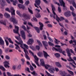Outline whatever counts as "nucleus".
<instances>
[{
	"label": "nucleus",
	"instance_id": "nucleus-39",
	"mask_svg": "<svg viewBox=\"0 0 76 76\" xmlns=\"http://www.w3.org/2000/svg\"><path fill=\"white\" fill-rule=\"evenodd\" d=\"M29 47L31 48V49L33 50H35V47L31 45Z\"/></svg>",
	"mask_w": 76,
	"mask_h": 76
},
{
	"label": "nucleus",
	"instance_id": "nucleus-26",
	"mask_svg": "<svg viewBox=\"0 0 76 76\" xmlns=\"http://www.w3.org/2000/svg\"><path fill=\"white\" fill-rule=\"evenodd\" d=\"M40 2V0H37L35 1V2L37 6H39Z\"/></svg>",
	"mask_w": 76,
	"mask_h": 76
},
{
	"label": "nucleus",
	"instance_id": "nucleus-8",
	"mask_svg": "<svg viewBox=\"0 0 76 76\" xmlns=\"http://www.w3.org/2000/svg\"><path fill=\"white\" fill-rule=\"evenodd\" d=\"M10 20L11 22H12L13 23H17V21H16V20L15 18L13 17V16H12L10 19Z\"/></svg>",
	"mask_w": 76,
	"mask_h": 76
},
{
	"label": "nucleus",
	"instance_id": "nucleus-43",
	"mask_svg": "<svg viewBox=\"0 0 76 76\" xmlns=\"http://www.w3.org/2000/svg\"><path fill=\"white\" fill-rule=\"evenodd\" d=\"M28 9L29 12H30L31 14H32V15L33 14V11H32V10L29 9V8H28Z\"/></svg>",
	"mask_w": 76,
	"mask_h": 76
},
{
	"label": "nucleus",
	"instance_id": "nucleus-15",
	"mask_svg": "<svg viewBox=\"0 0 76 76\" xmlns=\"http://www.w3.org/2000/svg\"><path fill=\"white\" fill-rule=\"evenodd\" d=\"M42 43L44 46L45 47V49L47 50V48L46 47H47L48 46V43H47V41H42Z\"/></svg>",
	"mask_w": 76,
	"mask_h": 76
},
{
	"label": "nucleus",
	"instance_id": "nucleus-10",
	"mask_svg": "<svg viewBox=\"0 0 76 76\" xmlns=\"http://www.w3.org/2000/svg\"><path fill=\"white\" fill-rule=\"evenodd\" d=\"M55 50L56 51H58L60 53H62V49L60 48H57L55 47H53L52 48V50Z\"/></svg>",
	"mask_w": 76,
	"mask_h": 76
},
{
	"label": "nucleus",
	"instance_id": "nucleus-22",
	"mask_svg": "<svg viewBox=\"0 0 76 76\" xmlns=\"http://www.w3.org/2000/svg\"><path fill=\"white\" fill-rule=\"evenodd\" d=\"M0 44L1 45H4V42L1 38V37H0Z\"/></svg>",
	"mask_w": 76,
	"mask_h": 76
},
{
	"label": "nucleus",
	"instance_id": "nucleus-1",
	"mask_svg": "<svg viewBox=\"0 0 76 76\" xmlns=\"http://www.w3.org/2000/svg\"><path fill=\"white\" fill-rule=\"evenodd\" d=\"M15 29H17V30H16L15 29H14L13 30V32L15 34H18L19 37H16L15 38L16 39H17V40L19 41V42H18L16 40H15V41L17 44H18V45H20V47L23 48V41H22L21 40V38L20 37V35L19 34V27L17 26H15Z\"/></svg>",
	"mask_w": 76,
	"mask_h": 76
},
{
	"label": "nucleus",
	"instance_id": "nucleus-42",
	"mask_svg": "<svg viewBox=\"0 0 76 76\" xmlns=\"http://www.w3.org/2000/svg\"><path fill=\"white\" fill-rule=\"evenodd\" d=\"M37 42L39 44V45H40V46H42V43H41L40 42V41H39V40H37Z\"/></svg>",
	"mask_w": 76,
	"mask_h": 76
},
{
	"label": "nucleus",
	"instance_id": "nucleus-28",
	"mask_svg": "<svg viewBox=\"0 0 76 76\" xmlns=\"http://www.w3.org/2000/svg\"><path fill=\"white\" fill-rule=\"evenodd\" d=\"M10 1L12 3H13V5L14 6H16V3H17V1L16 0H15V1H14L13 0H10Z\"/></svg>",
	"mask_w": 76,
	"mask_h": 76
},
{
	"label": "nucleus",
	"instance_id": "nucleus-3",
	"mask_svg": "<svg viewBox=\"0 0 76 76\" xmlns=\"http://www.w3.org/2000/svg\"><path fill=\"white\" fill-rule=\"evenodd\" d=\"M40 61L42 65V66H45V67L46 69H48V67H51V66L50 65H45V63L44 62V59H41L40 60Z\"/></svg>",
	"mask_w": 76,
	"mask_h": 76
},
{
	"label": "nucleus",
	"instance_id": "nucleus-29",
	"mask_svg": "<svg viewBox=\"0 0 76 76\" xmlns=\"http://www.w3.org/2000/svg\"><path fill=\"white\" fill-rule=\"evenodd\" d=\"M6 39H8L9 41V42L11 43V44H13V42L12 41V40L10 38H9L8 37H6Z\"/></svg>",
	"mask_w": 76,
	"mask_h": 76
},
{
	"label": "nucleus",
	"instance_id": "nucleus-12",
	"mask_svg": "<svg viewBox=\"0 0 76 76\" xmlns=\"http://www.w3.org/2000/svg\"><path fill=\"white\" fill-rule=\"evenodd\" d=\"M64 15L66 17H69L71 16V12L70 11H68L64 13Z\"/></svg>",
	"mask_w": 76,
	"mask_h": 76
},
{
	"label": "nucleus",
	"instance_id": "nucleus-35",
	"mask_svg": "<svg viewBox=\"0 0 76 76\" xmlns=\"http://www.w3.org/2000/svg\"><path fill=\"white\" fill-rule=\"evenodd\" d=\"M31 73L34 76H38V74L37 73H36L35 72V71H33V72H31Z\"/></svg>",
	"mask_w": 76,
	"mask_h": 76
},
{
	"label": "nucleus",
	"instance_id": "nucleus-5",
	"mask_svg": "<svg viewBox=\"0 0 76 76\" xmlns=\"http://www.w3.org/2000/svg\"><path fill=\"white\" fill-rule=\"evenodd\" d=\"M59 3H60V4L61 5V6L63 5V6L64 7L63 9L64 10H66L67 9L66 7V6H65V3H64V2L63 0H59Z\"/></svg>",
	"mask_w": 76,
	"mask_h": 76
},
{
	"label": "nucleus",
	"instance_id": "nucleus-14",
	"mask_svg": "<svg viewBox=\"0 0 76 76\" xmlns=\"http://www.w3.org/2000/svg\"><path fill=\"white\" fill-rule=\"evenodd\" d=\"M33 42H34V40L32 39H29L28 42H27V43L28 45H32Z\"/></svg>",
	"mask_w": 76,
	"mask_h": 76
},
{
	"label": "nucleus",
	"instance_id": "nucleus-31",
	"mask_svg": "<svg viewBox=\"0 0 76 76\" xmlns=\"http://www.w3.org/2000/svg\"><path fill=\"white\" fill-rule=\"evenodd\" d=\"M71 1H72V2L73 6L75 7L76 9V4L75 2V0H71Z\"/></svg>",
	"mask_w": 76,
	"mask_h": 76
},
{
	"label": "nucleus",
	"instance_id": "nucleus-30",
	"mask_svg": "<svg viewBox=\"0 0 76 76\" xmlns=\"http://www.w3.org/2000/svg\"><path fill=\"white\" fill-rule=\"evenodd\" d=\"M62 76H66V72L65 71H62L61 73Z\"/></svg>",
	"mask_w": 76,
	"mask_h": 76
},
{
	"label": "nucleus",
	"instance_id": "nucleus-18",
	"mask_svg": "<svg viewBox=\"0 0 76 76\" xmlns=\"http://www.w3.org/2000/svg\"><path fill=\"white\" fill-rule=\"evenodd\" d=\"M39 24L40 26L39 29L40 31H42L43 29V27H44V25L42 23L39 22Z\"/></svg>",
	"mask_w": 76,
	"mask_h": 76
},
{
	"label": "nucleus",
	"instance_id": "nucleus-52",
	"mask_svg": "<svg viewBox=\"0 0 76 76\" xmlns=\"http://www.w3.org/2000/svg\"><path fill=\"white\" fill-rule=\"evenodd\" d=\"M70 10H72V12H73L74 10V8H73V7L72 6H70Z\"/></svg>",
	"mask_w": 76,
	"mask_h": 76
},
{
	"label": "nucleus",
	"instance_id": "nucleus-64",
	"mask_svg": "<svg viewBox=\"0 0 76 76\" xmlns=\"http://www.w3.org/2000/svg\"><path fill=\"white\" fill-rule=\"evenodd\" d=\"M66 51L67 52V53H70V50L69 48H67L66 49Z\"/></svg>",
	"mask_w": 76,
	"mask_h": 76
},
{
	"label": "nucleus",
	"instance_id": "nucleus-36",
	"mask_svg": "<svg viewBox=\"0 0 76 76\" xmlns=\"http://www.w3.org/2000/svg\"><path fill=\"white\" fill-rule=\"evenodd\" d=\"M15 45L16 46L15 48L16 50H19V49H20V47H19V46L18 45L16 44H15Z\"/></svg>",
	"mask_w": 76,
	"mask_h": 76
},
{
	"label": "nucleus",
	"instance_id": "nucleus-24",
	"mask_svg": "<svg viewBox=\"0 0 76 76\" xmlns=\"http://www.w3.org/2000/svg\"><path fill=\"white\" fill-rule=\"evenodd\" d=\"M56 66L57 67H59V68H61V67H62V66H61V65L60 64L59 62H56Z\"/></svg>",
	"mask_w": 76,
	"mask_h": 76
},
{
	"label": "nucleus",
	"instance_id": "nucleus-9",
	"mask_svg": "<svg viewBox=\"0 0 76 76\" xmlns=\"http://www.w3.org/2000/svg\"><path fill=\"white\" fill-rule=\"evenodd\" d=\"M51 7H52V12L54 15H56V14L54 11H56V8L54 6V5L53 4H51Z\"/></svg>",
	"mask_w": 76,
	"mask_h": 76
},
{
	"label": "nucleus",
	"instance_id": "nucleus-47",
	"mask_svg": "<svg viewBox=\"0 0 76 76\" xmlns=\"http://www.w3.org/2000/svg\"><path fill=\"white\" fill-rule=\"evenodd\" d=\"M23 46L26 48V49H28V46L25 44H23Z\"/></svg>",
	"mask_w": 76,
	"mask_h": 76
},
{
	"label": "nucleus",
	"instance_id": "nucleus-60",
	"mask_svg": "<svg viewBox=\"0 0 76 76\" xmlns=\"http://www.w3.org/2000/svg\"><path fill=\"white\" fill-rule=\"evenodd\" d=\"M16 65H13L12 67V69H13V70H16Z\"/></svg>",
	"mask_w": 76,
	"mask_h": 76
},
{
	"label": "nucleus",
	"instance_id": "nucleus-34",
	"mask_svg": "<svg viewBox=\"0 0 76 76\" xmlns=\"http://www.w3.org/2000/svg\"><path fill=\"white\" fill-rule=\"evenodd\" d=\"M55 56L56 57H58V58H59L60 57V54L59 53H56L55 54Z\"/></svg>",
	"mask_w": 76,
	"mask_h": 76
},
{
	"label": "nucleus",
	"instance_id": "nucleus-40",
	"mask_svg": "<svg viewBox=\"0 0 76 76\" xmlns=\"http://www.w3.org/2000/svg\"><path fill=\"white\" fill-rule=\"evenodd\" d=\"M30 70H31V71H34V68L32 66L30 65Z\"/></svg>",
	"mask_w": 76,
	"mask_h": 76
},
{
	"label": "nucleus",
	"instance_id": "nucleus-59",
	"mask_svg": "<svg viewBox=\"0 0 76 76\" xmlns=\"http://www.w3.org/2000/svg\"><path fill=\"white\" fill-rule=\"evenodd\" d=\"M5 42L6 43V45L7 46H8V45H9V42H8V41L6 39L5 40Z\"/></svg>",
	"mask_w": 76,
	"mask_h": 76
},
{
	"label": "nucleus",
	"instance_id": "nucleus-21",
	"mask_svg": "<svg viewBox=\"0 0 76 76\" xmlns=\"http://www.w3.org/2000/svg\"><path fill=\"white\" fill-rule=\"evenodd\" d=\"M18 6L20 9H22L23 10H24V9H25V6H24V5L20 4H18Z\"/></svg>",
	"mask_w": 76,
	"mask_h": 76
},
{
	"label": "nucleus",
	"instance_id": "nucleus-23",
	"mask_svg": "<svg viewBox=\"0 0 76 76\" xmlns=\"http://www.w3.org/2000/svg\"><path fill=\"white\" fill-rule=\"evenodd\" d=\"M46 32L48 36V39H49V40H50V41H51V42H53V39H51V37H49V36L50 35H49V34L48 33L47 31H46Z\"/></svg>",
	"mask_w": 76,
	"mask_h": 76
},
{
	"label": "nucleus",
	"instance_id": "nucleus-20",
	"mask_svg": "<svg viewBox=\"0 0 76 76\" xmlns=\"http://www.w3.org/2000/svg\"><path fill=\"white\" fill-rule=\"evenodd\" d=\"M4 15L6 18H10V15L7 12H5Z\"/></svg>",
	"mask_w": 76,
	"mask_h": 76
},
{
	"label": "nucleus",
	"instance_id": "nucleus-25",
	"mask_svg": "<svg viewBox=\"0 0 76 76\" xmlns=\"http://www.w3.org/2000/svg\"><path fill=\"white\" fill-rule=\"evenodd\" d=\"M0 23H1V24H2V25H6V21H3L2 20H1L0 21Z\"/></svg>",
	"mask_w": 76,
	"mask_h": 76
},
{
	"label": "nucleus",
	"instance_id": "nucleus-56",
	"mask_svg": "<svg viewBox=\"0 0 76 76\" xmlns=\"http://www.w3.org/2000/svg\"><path fill=\"white\" fill-rule=\"evenodd\" d=\"M21 60L22 62V64H24V63H25V59H24L23 58H22L21 59Z\"/></svg>",
	"mask_w": 76,
	"mask_h": 76
},
{
	"label": "nucleus",
	"instance_id": "nucleus-51",
	"mask_svg": "<svg viewBox=\"0 0 76 76\" xmlns=\"http://www.w3.org/2000/svg\"><path fill=\"white\" fill-rule=\"evenodd\" d=\"M48 44L49 45H50V46H53V45H54V44L53 43H52L50 42H48Z\"/></svg>",
	"mask_w": 76,
	"mask_h": 76
},
{
	"label": "nucleus",
	"instance_id": "nucleus-45",
	"mask_svg": "<svg viewBox=\"0 0 76 76\" xmlns=\"http://www.w3.org/2000/svg\"><path fill=\"white\" fill-rule=\"evenodd\" d=\"M22 28H23V29H24L25 31H26V27L25 26L23 25L21 26Z\"/></svg>",
	"mask_w": 76,
	"mask_h": 76
},
{
	"label": "nucleus",
	"instance_id": "nucleus-4",
	"mask_svg": "<svg viewBox=\"0 0 76 76\" xmlns=\"http://www.w3.org/2000/svg\"><path fill=\"white\" fill-rule=\"evenodd\" d=\"M24 51L25 53V56L26 57L27 59L28 60H30V58L29 56H28V54H29V53H28V50H27L25 48H23Z\"/></svg>",
	"mask_w": 76,
	"mask_h": 76
},
{
	"label": "nucleus",
	"instance_id": "nucleus-37",
	"mask_svg": "<svg viewBox=\"0 0 76 76\" xmlns=\"http://www.w3.org/2000/svg\"><path fill=\"white\" fill-rule=\"evenodd\" d=\"M27 31L28 34V37H31L32 35L30 34V31L29 30H27Z\"/></svg>",
	"mask_w": 76,
	"mask_h": 76
},
{
	"label": "nucleus",
	"instance_id": "nucleus-17",
	"mask_svg": "<svg viewBox=\"0 0 76 76\" xmlns=\"http://www.w3.org/2000/svg\"><path fill=\"white\" fill-rule=\"evenodd\" d=\"M49 70L51 73H54V71H55V69H54V68L51 67L49 69Z\"/></svg>",
	"mask_w": 76,
	"mask_h": 76
},
{
	"label": "nucleus",
	"instance_id": "nucleus-11",
	"mask_svg": "<svg viewBox=\"0 0 76 76\" xmlns=\"http://www.w3.org/2000/svg\"><path fill=\"white\" fill-rule=\"evenodd\" d=\"M56 20L58 23H59V21H61V20H64V18L62 17H61L60 18H59L57 15H56Z\"/></svg>",
	"mask_w": 76,
	"mask_h": 76
},
{
	"label": "nucleus",
	"instance_id": "nucleus-58",
	"mask_svg": "<svg viewBox=\"0 0 76 76\" xmlns=\"http://www.w3.org/2000/svg\"><path fill=\"white\" fill-rule=\"evenodd\" d=\"M31 64L33 66V67H34V68H37V66L36 65H35V64L32 63Z\"/></svg>",
	"mask_w": 76,
	"mask_h": 76
},
{
	"label": "nucleus",
	"instance_id": "nucleus-41",
	"mask_svg": "<svg viewBox=\"0 0 76 76\" xmlns=\"http://www.w3.org/2000/svg\"><path fill=\"white\" fill-rule=\"evenodd\" d=\"M36 17V18H41V15L39 13H37L36 15H35Z\"/></svg>",
	"mask_w": 76,
	"mask_h": 76
},
{
	"label": "nucleus",
	"instance_id": "nucleus-27",
	"mask_svg": "<svg viewBox=\"0 0 76 76\" xmlns=\"http://www.w3.org/2000/svg\"><path fill=\"white\" fill-rule=\"evenodd\" d=\"M35 29V30H36L37 32V33H39L40 32V31L39 30V28L37 27H34Z\"/></svg>",
	"mask_w": 76,
	"mask_h": 76
},
{
	"label": "nucleus",
	"instance_id": "nucleus-13",
	"mask_svg": "<svg viewBox=\"0 0 76 76\" xmlns=\"http://www.w3.org/2000/svg\"><path fill=\"white\" fill-rule=\"evenodd\" d=\"M4 66L6 68L8 67V68H9L10 67V66H9V63L7 61H5L4 62Z\"/></svg>",
	"mask_w": 76,
	"mask_h": 76
},
{
	"label": "nucleus",
	"instance_id": "nucleus-46",
	"mask_svg": "<svg viewBox=\"0 0 76 76\" xmlns=\"http://www.w3.org/2000/svg\"><path fill=\"white\" fill-rule=\"evenodd\" d=\"M11 14L12 15L15 16V10H13Z\"/></svg>",
	"mask_w": 76,
	"mask_h": 76
},
{
	"label": "nucleus",
	"instance_id": "nucleus-62",
	"mask_svg": "<svg viewBox=\"0 0 76 76\" xmlns=\"http://www.w3.org/2000/svg\"><path fill=\"white\" fill-rule=\"evenodd\" d=\"M72 16H73L74 17H75V16H76V14L74 13V11H72Z\"/></svg>",
	"mask_w": 76,
	"mask_h": 76
},
{
	"label": "nucleus",
	"instance_id": "nucleus-16",
	"mask_svg": "<svg viewBox=\"0 0 76 76\" xmlns=\"http://www.w3.org/2000/svg\"><path fill=\"white\" fill-rule=\"evenodd\" d=\"M73 42H74L75 44H73V47H75L76 45V40H74L73 41L72 40H71L70 41H69L70 44H72Z\"/></svg>",
	"mask_w": 76,
	"mask_h": 76
},
{
	"label": "nucleus",
	"instance_id": "nucleus-38",
	"mask_svg": "<svg viewBox=\"0 0 76 76\" xmlns=\"http://www.w3.org/2000/svg\"><path fill=\"white\" fill-rule=\"evenodd\" d=\"M0 69H1V70H3V71H5L6 70L4 67L2 66H0Z\"/></svg>",
	"mask_w": 76,
	"mask_h": 76
},
{
	"label": "nucleus",
	"instance_id": "nucleus-54",
	"mask_svg": "<svg viewBox=\"0 0 76 76\" xmlns=\"http://www.w3.org/2000/svg\"><path fill=\"white\" fill-rule=\"evenodd\" d=\"M55 44H58V40L56 38H55Z\"/></svg>",
	"mask_w": 76,
	"mask_h": 76
},
{
	"label": "nucleus",
	"instance_id": "nucleus-33",
	"mask_svg": "<svg viewBox=\"0 0 76 76\" xmlns=\"http://www.w3.org/2000/svg\"><path fill=\"white\" fill-rule=\"evenodd\" d=\"M67 70L69 73L71 75H72V76H73L74 75V73L73 72L70 70H69V69H67Z\"/></svg>",
	"mask_w": 76,
	"mask_h": 76
},
{
	"label": "nucleus",
	"instance_id": "nucleus-61",
	"mask_svg": "<svg viewBox=\"0 0 76 76\" xmlns=\"http://www.w3.org/2000/svg\"><path fill=\"white\" fill-rule=\"evenodd\" d=\"M18 1L20 3H21V4H23V2L22 0H18Z\"/></svg>",
	"mask_w": 76,
	"mask_h": 76
},
{
	"label": "nucleus",
	"instance_id": "nucleus-49",
	"mask_svg": "<svg viewBox=\"0 0 76 76\" xmlns=\"http://www.w3.org/2000/svg\"><path fill=\"white\" fill-rule=\"evenodd\" d=\"M36 48L37 49V50H39V49H40V47H39V46L38 45H37L36 46Z\"/></svg>",
	"mask_w": 76,
	"mask_h": 76
},
{
	"label": "nucleus",
	"instance_id": "nucleus-48",
	"mask_svg": "<svg viewBox=\"0 0 76 76\" xmlns=\"http://www.w3.org/2000/svg\"><path fill=\"white\" fill-rule=\"evenodd\" d=\"M46 73H47L48 75V76H53V75H52L50 73H48L47 71H46Z\"/></svg>",
	"mask_w": 76,
	"mask_h": 76
},
{
	"label": "nucleus",
	"instance_id": "nucleus-19",
	"mask_svg": "<svg viewBox=\"0 0 76 76\" xmlns=\"http://www.w3.org/2000/svg\"><path fill=\"white\" fill-rule=\"evenodd\" d=\"M43 53L44 55V56L45 57V58H47V57H50V56L47 54V52H45V51H43Z\"/></svg>",
	"mask_w": 76,
	"mask_h": 76
},
{
	"label": "nucleus",
	"instance_id": "nucleus-6",
	"mask_svg": "<svg viewBox=\"0 0 76 76\" xmlns=\"http://www.w3.org/2000/svg\"><path fill=\"white\" fill-rule=\"evenodd\" d=\"M34 58L35 60L36 61H35V62L36 63V64L37 66H39V67H40V65L38 63V58H37V56L36 55L34 56Z\"/></svg>",
	"mask_w": 76,
	"mask_h": 76
},
{
	"label": "nucleus",
	"instance_id": "nucleus-53",
	"mask_svg": "<svg viewBox=\"0 0 76 76\" xmlns=\"http://www.w3.org/2000/svg\"><path fill=\"white\" fill-rule=\"evenodd\" d=\"M69 57V59L68 60V61H72L73 60L72 58L71 57Z\"/></svg>",
	"mask_w": 76,
	"mask_h": 76
},
{
	"label": "nucleus",
	"instance_id": "nucleus-63",
	"mask_svg": "<svg viewBox=\"0 0 76 76\" xmlns=\"http://www.w3.org/2000/svg\"><path fill=\"white\" fill-rule=\"evenodd\" d=\"M67 53V54L68 55V56L69 57H70V56H71V54L70 53V52H68Z\"/></svg>",
	"mask_w": 76,
	"mask_h": 76
},
{
	"label": "nucleus",
	"instance_id": "nucleus-57",
	"mask_svg": "<svg viewBox=\"0 0 76 76\" xmlns=\"http://www.w3.org/2000/svg\"><path fill=\"white\" fill-rule=\"evenodd\" d=\"M41 54H42V53L41 52H39L37 54L38 56L39 57H41Z\"/></svg>",
	"mask_w": 76,
	"mask_h": 76
},
{
	"label": "nucleus",
	"instance_id": "nucleus-7",
	"mask_svg": "<svg viewBox=\"0 0 76 76\" xmlns=\"http://www.w3.org/2000/svg\"><path fill=\"white\" fill-rule=\"evenodd\" d=\"M20 33L21 34V35L22 37L23 38V39H26V37L25 36V33L24 32V31L23 30H22L20 31Z\"/></svg>",
	"mask_w": 76,
	"mask_h": 76
},
{
	"label": "nucleus",
	"instance_id": "nucleus-2",
	"mask_svg": "<svg viewBox=\"0 0 76 76\" xmlns=\"http://www.w3.org/2000/svg\"><path fill=\"white\" fill-rule=\"evenodd\" d=\"M17 13L20 16V17L22 18H25L26 19H30V17L28 15H27L26 13H23V14L22 15V14L20 13V12L18 11H17Z\"/></svg>",
	"mask_w": 76,
	"mask_h": 76
},
{
	"label": "nucleus",
	"instance_id": "nucleus-55",
	"mask_svg": "<svg viewBox=\"0 0 76 76\" xmlns=\"http://www.w3.org/2000/svg\"><path fill=\"white\" fill-rule=\"evenodd\" d=\"M5 58L7 60H9V59H10V57L7 55H6L5 57Z\"/></svg>",
	"mask_w": 76,
	"mask_h": 76
},
{
	"label": "nucleus",
	"instance_id": "nucleus-44",
	"mask_svg": "<svg viewBox=\"0 0 76 76\" xmlns=\"http://www.w3.org/2000/svg\"><path fill=\"white\" fill-rule=\"evenodd\" d=\"M58 10L59 13H61V8L59 7H58Z\"/></svg>",
	"mask_w": 76,
	"mask_h": 76
},
{
	"label": "nucleus",
	"instance_id": "nucleus-50",
	"mask_svg": "<svg viewBox=\"0 0 76 76\" xmlns=\"http://www.w3.org/2000/svg\"><path fill=\"white\" fill-rule=\"evenodd\" d=\"M25 4L26 5H28V4H29V1H26L25 3Z\"/></svg>",
	"mask_w": 76,
	"mask_h": 76
},
{
	"label": "nucleus",
	"instance_id": "nucleus-32",
	"mask_svg": "<svg viewBox=\"0 0 76 76\" xmlns=\"http://www.w3.org/2000/svg\"><path fill=\"white\" fill-rule=\"evenodd\" d=\"M1 1L2 3H1V4L2 6H5V1L4 0H2Z\"/></svg>",
	"mask_w": 76,
	"mask_h": 76
}]
</instances>
